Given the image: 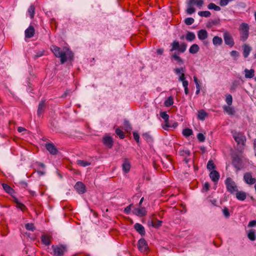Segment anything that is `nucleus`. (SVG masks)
Instances as JSON below:
<instances>
[{
	"label": "nucleus",
	"instance_id": "obj_1",
	"mask_svg": "<svg viewBox=\"0 0 256 256\" xmlns=\"http://www.w3.org/2000/svg\"><path fill=\"white\" fill-rule=\"evenodd\" d=\"M50 50L56 58H60L62 64L66 62L68 60H71L73 57V53L66 47L60 48L52 45L50 47Z\"/></svg>",
	"mask_w": 256,
	"mask_h": 256
},
{
	"label": "nucleus",
	"instance_id": "obj_2",
	"mask_svg": "<svg viewBox=\"0 0 256 256\" xmlns=\"http://www.w3.org/2000/svg\"><path fill=\"white\" fill-rule=\"evenodd\" d=\"M240 40L246 41L249 36V26L248 24L243 22L240 26Z\"/></svg>",
	"mask_w": 256,
	"mask_h": 256
},
{
	"label": "nucleus",
	"instance_id": "obj_3",
	"mask_svg": "<svg viewBox=\"0 0 256 256\" xmlns=\"http://www.w3.org/2000/svg\"><path fill=\"white\" fill-rule=\"evenodd\" d=\"M52 248L54 256H63L66 251V246L64 245H52Z\"/></svg>",
	"mask_w": 256,
	"mask_h": 256
},
{
	"label": "nucleus",
	"instance_id": "obj_4",
	"mask_svg": "<svg viewBox=\"0 0 256 256\" xmlns=\"http://www.w3.org/2000/svg\"><path fill=\"white\" fill-rule=\"evenodd\" d=\"M232 136L238 144H241L244 146L246 144V138L244 134L241 132H234Z\"/></svg>",
	"mask_w": 256,
	"mask_h": 256
},
{
	"label": "nucleus",
	"instance_id": "obj_5",
	"mask_svg": "<svg viewBox=\"0 0 256 256\" xmlns=\"http://www.w3.org/2000/svg\"><path fill=\"white\" fill-rule=\"evenodd\" d=\"M225 184L228 190L230 193H234L238 191L236 184L230 178H228L226 179Z\"/></svg>",
	"mask_w": 256,
	"mask_h": 256
},
{
	"label": "nucleus",
	"instance_id": "obj_6",
	"mask_svg": "<svg viewBox=\"0 0 256 256\" xmlns=\"http://www.w3.org/2000/svg\"><path fill=\"white\" fill-rule=\"evenodd\" d=\"M174 72L176 75L178 76L179 81L182 80L186 78L184 74L186 68L184 67L176 68H174Z\"/></svg>",
	"mask_w": 256,
	"mask_h": 256
},
{
	"label": "nucleus",
	"instance_id": "obj_7",
	"mask_svg": "<svg viewBox=\"0 0 256 256\" xmlns=\"http://www.w3.org/2000/svg\"><path fill=\"white\" fill-rule=\"evenodd\" d=\"M244 180L246 183L248 184H253L256 182V178H252V174L251 172H246L244 175Z\"/></svg>",
	"mask_w": 256,
	"mask_h": 256
},
{
	"label": "nucleus",
	"instance_id": "obj_8",
	"mask_svg": "<svg viewBox=\"0 0 256 256\" xmlns=\"http://www.w3.org/2000/svg\"><path fill=\"white\" fill-rule=\"evenodd\" d=\"M224 39L226 45L230 46H232L234 45V40L231 35L228 32H226L224 33Z\"/></svg>",
	"mask_w": 256,
	"mask_h": 256
},
{
	"label": "nucleus",
	"instance_id": "obj_9",
	"mask_svg": "<svg viewBox=\"0 0 256 256\" xmlns=\"http://www.w3.org/2000/svg\"><path fill=\"white\" fill-rule=\"evenodd\" d=\"M45 147L51 154L55 155L58 152V149L52 143L46 144Z\"/></svg>",
	"mask_w": 256,
	"mask_h": 256
},
{
	"label": "nucleus",
	"instance_id": "obj_10",
	"mask_svg": "<svg viewBox=\"0 0 256 256\" xmlns=\"http://www.w3.org/2000/svg\"><path fill=\"white\" fill-rule=\"evenodd\" d=\"M74 188L79 194H83L86 192V186L81 182H77Z\"/></svg>",
	"mask_w": 256,
	"mask_h": 256
},
{
	"label": "nucleus",
	"instance_id": "obj_11",
	"mask_svg": "<svg viewBox=\"0 0 256 256\" xmlns=\"http://www.w3.org/2000/svg\"><path fill=\"white\" fill-rule=\"evenodd\" d=\"M132 213L138 216H143L146 215V211L144 207H140L138 208H136L132 210Z\"/></svg>",
	"mask_w": 256,
	"mask_h": 256
},
{
	"label": "nucleus",
	"instance_id": "obj_12",
	"mask_svg": "<svg viewBox=\"0 0 256 256\" xmlns=\"http://www.w3.org/2000/svg\"><path fill=\"white\" fill-rule=\"evenodd\" d=\"M138 248L140 251L144 252L148 250V244L144 238H140L138 242Z\"/></svg>",
	"mask_w": 256,
	"mask_h": 256
},
{
	"label": "nucleus",
	"instance_id": "obj_13",
	"mask_svg": "<svg viewBox=\"0 0 256 256\" xmlns=\"http://www.w3.org/2000/svg\"><path fill=\"white\" fill-rule=\"evenodd\" d=\"M102 142L108 148H112L113 146V140L110 136H106L103 138Z\"/></svg>",
	"mask_w": 256,
	"mask_h": 256
},
{
	"label": "nucleus",
	"instance_id": "obj_14",
	"mask_svg": "<svg viewBox=\"0 0 256 256\" xmlns=\"http://www.w3.org/2000/svg\"><path fill=\"white\" fill-rule=\"evenodd\" d=\"M198 37L200 40H206L208 37V33L206 30H200L198 32Z\"/></svg>",
	"mask_w": 256,
	"mask_h": 256
},
{
	"label": "nucleus",
	"instance_id": "obj_15",
	"mask_svg": "<svg viewBox=\"0 0 256 256\" xmlns=\"http://www.w3.org/2000/svg\"><path fill=\"white\" fill-rule=\"evenodd\" d=\"M131 166L128 158H124L122 164V170L124 173H128L130 168Z\"/></svg>",
	"mask_w": 256,
	"mask_h": 256
},
{
	"label": "nucleus",
	"instance_id": "obj_16",
	"mask_svg": "<svg viewBox=\"0 0 256 256\" xmlns=\"http://www.w3.org/2000/svg\"><path fill=\"white\" fill-rule=\"evenodd\" d=\"M34 28L33 26H30L28 28L25 30V36L26 38H32L34 34Z\"/></svg>",
	"mask_w": 256,
	"mask_h": 256
},
{
	"label": "nucleus",
	"instance_id": "obj_17",
	"mask_svg": "<svg viewBox=\"0 0 256 256\" xmlns=\"http://www.w3.org/2000/svg\"><path fill=\"white\" fill-rule=\"evenodd\" d=\"M194 0H188L187 2L188 8L186 10V13L188 14H192L194 13L196 11V10L194 8L192 7V4H194Z\"/></svg>",
	"mask_w": 256,
	"mask_h": 256
},
{
	"label": "nucleus",
	"instance_id": "obj_18",
	"mask_svg": "<svg viewBox=\"0 0 256 256\" xmlns=\"http://www.w3.org/2000/svg\"><path fill=\"white\" fill-rule=\"evenodd\" d=\"M135 230L138 232L141 236H144L146 234L144 228L142 225L139 223H136L134 225Z\"/></svg>",
	"mask_w": 256,
	"mask_h": 256
},
{
	"label": "nucleus",
	"instance_id": "obj_19",
	"mask_svg": "<svg viewBox=\"0 0 256 256\" xmlns=\"http://www.w3.org/2000/svg\"><path fill=\"white\" fill-rule=\"evenodd\" d=\"M242 48L244 56L246 58L248 57L252 50V48L247 44H244L242 46Z\"/></svg>",
	"mask_w": 256,
	"mask_h": 256
},
{
	"label": "nucleus",
	"instance_id": "obj_20",
	"mask_svg": "<svg viewBox=\"0 0 256 256\" xmlns=\"http://www.w3.org/2000/svg\"><path fill=\"white\" fill-rule=\"evenodd\" d=\"M210 176L214 182H217L220 178V174L216 170H212L210 172Z\"/></svg>",
	"mask_w": 256,
	"mask_h": 256
},
{
	"label": "nucleus",
	"instance_id": "obj_21",
	"mask_svg": "<svg viewBox=\"0 0 256 256\" xmlns=\"http://www.w3.org/2000/svg\"><path fill=\"white\" fill-rule=\"evenodd\" d=\"M51 237L47 234H44L41 237V240L43 244L49 246L50 244Z\"/></svg>",
	"mask_w": 256,
	"mask_h": 256
},
{
	"label": "nucleus",
	"instance_id": "obj_22",
	"mask_svg": "<svg viewBox=\"0 0 256 256\" xmlns=\"http://www.w3.org/2000/svg\"><path fill=\"white\" fill-rule=\"evenodd\" d=\"M244 72L245 73V78H251L254 76V70L252 68L250 70L246 68Z\"/></svg>",
	"mask_w": 256,
	"mask_h": 256
},
{
	"label": "nucleus",
	"instance_id": "obj_23",
	"mask_svg": "<svg viewBox=\"0 0 256 256\" xmlns=\"http://www.w3.org/2000/svg\"><path fill=\"white\" fill-rule=\"evenodd\" d=\"M232 164L238 170H239L241 166L240 158L238 156L234 157L232 160Z\"/></svg>",
	"mask_w": 256,
	"mask_h": 256
},
{
	"label": "nucleus",
	"instance_id": "obj_24",
	"mask_svg": "<svg viewBox=\"0 0 256 256\" xmlns=\"http://www.w3.org/2000/svg\"><path fill=\"white\" fill-rule=\"evenodd\" d=\"M236 193V198L240 200H244L246 197V193L242 191H237Z\"/></svg>",
	"mask_w": 256,
	"mask_h": 256
},
{
	"label": "nucleus",
	"instance_id": "obj_25",
	"mask_svg": "<svg viewBox=\"0 0 256 256\" xmlns=\"http://www.w3.org/2000/svg\"><path fill=\"white\" fill-rule=\"evenodd\" d=\"M223 109L229 115H234L235 113L234 108L230 106H223Z\"/></svg>",
	"mask_w": 256,
	"mask_h": 256
},
{
	"label": "nucleus",
	"instance_id": "obj_26",
	"mask_svg": "<svg viewBox=\"0 0 256 256\" xmlns=\"http://www.w3.org/2000/svg\"><path fill=\"white\" fill-rule=\"evenodd\" d=\"M207 116L208 114L204 110H200L198 111V118L200 120H204Z\"/></svg>",
	"mask_w": 256,
	"mask_h": 256
},
{
	"label": "nucleus",
	"instance_id": "obj_27",
	"mask_svg": "<svg viewBox=\"0 0 256 256\" xmlns=\"http://www.w3.org/2000/svg\"><path fill=\"white\" fill-rule=\"evenodd\" d=\"M44 102H40L38 104L37 114L38 116H40L44 112Z\"/></svg>",
	"mask_w": 256,
	"mask_h": 256
},
{
	"label": "nucleus",
	"instance_id": "obj_28",
	"mask_svg": "<svg viewBox=\"0 0 256 256\" xmlns=\"http://www.w3.org/2000/svg\"><path fill=\"white\" fill-rule=\"evenodd\" d=\"M200 50V48L197 44H193L189 49V52L192 54L197 53Z\"/></svg>",
	"mask_w": 256,
	"mask_h": 256
},
{
	"label": "nucleus",
	"instance_id": "obj_29",
	"mask_svg": "<svg viewBox=\"0 0 256 256\" xmlns=\"http://www.w3.org/2000/svg\"><path fill=\"white\" fill-rule=\"evenodd\" d=\"M248 237L252 241H254L256 238V232L254 229H250L248 232Z\"/></svg>",
	"mask_w": 256,
	"mask_h": 256
},
{
	"label": "nucleus",
	"instance_id": "obj_30",
	"mask_svg": "<svg viewBox=\"0 0 256 256\" xmlns=\"http://www.w3.org/2000/svg\"><path fill=\"white\" fill-rule=\"evenodd\" d=\"M212 43L214 46H220L222 44V40L220 37L214 36L212 38Z\"/></svg>",
	"mask_w": 256,
	"mask_h": 256
},
{
	"label": "nucleus",
	"instance_id": "obj_31",
	"mask_svg": "<svg viewBox=\"0 0 256 256\" xmlns=\"http://www.w3.org/2000/svg\"><path fill=\"white\" fill-rule=\"evenodd\" d=\"M186 38L188 41L192 42L196 39V36L194 32H188L186 34Z\"/></svg>",
	"mask_w": 256,
	"mask_h": 256
},
{
	"label": "nucleus",
	"instance_id": "obj_32",
	"mask_svg": "<svg viewBox=\"0 0 256 256\" xmlns=\"http://www.w3.org/2000/svg\"><path fill=\"white\" fill-rule=\"evenodd\" d=\"M174 104V98L172 96H169L164 102V105L166 107H169Z\"/></svg>",
	"mask_w": 256,
	"mask_h": 256
},
{
	"label": "nucleus",
	"instance_id": "obj_33",
	"mask_svg": "<svg viewBox=\"0 0 256 256\" xmlns=\"http://www.w3.org/2000/svg\"><path fill=\"white\" fill-rule=\"evenodd\" d=\"M142 136L148 142H152L153 141L152 136L148 132L143 134Z\"/></svg>",
	"mask_w": 256,
	"mask_h": 256
},
{
	"label": "nucleus",
	"instance_id": "obj_34",
	"mask_svg": "<svg viewBox=\"0 0 256 256\" xmlns=\"http://www.w3.org/2000/svg\"><path fill=\"white\" fill-rule=\"evenodd\" d=\"M206 168L209 171L211 172L215 170L216 166L212 160H210L207 164Z\"/></svg>",
	"mask_w": 256,
	"mask_h": 256
},
{
	"label": "nucleus",
	"instance_id": "obj_35",
	"mask_svg": "<svg viewBox=\"0 0 256 256\" xmlns=\"http://www.w3.org/2000/svg\"><path fill=\"white\" fill-rule=\"evenodd\" d=\"M172 58L176 60L179 65L182 64L184 62V60L176 54H172Z\"/></svg>",
	"mask_w": 256,
	"mask_h": 256
},
{
	"label": "nucleus",
	"instance_id": "obj_36",
	"mask_svg": "<svg viewBox=\"0 0 256 256\" xmlns=\"http://www.w3.org/2000/svg\"><path fill=\"white\" fill-rule=\"evenodd\" d=\"M28 13L31 18L34 17L35 14V7L34 5H31L28 9Z\"/></svg>",
	"mask_w": 256,
	"mask_h": 256
},
{
	"label": "nucleus",
	"instance_id": "obj_37",
	"mask_svg": "<svg viewBox=\"0 0 256 256\" xmlns=\"http://www.w3.org/2000/svg\"><path fill=\"white\" fill-rule=\"evenodd\" d=\"M2 188L8 194H12L13 192V189L8 184H2Z\"/></svg>",
	"mask_w": 256,
	"mask_h": 256
},
{
	"label": "nucleus",
	"instance_id": "obj_38",
	"mask_svg": "<svg viewBox=\"0 0 256 256\" xmlns=\"http://www.w3.org/2000/svg\"><path fill=\"white\" fill-rule=\"evenodd\" d=\"M171 46H172V48L170 49V51H174L175 50H178L180 48V44L177 41H174L171 44Z\"/></svg>",
	"mask_w": 256,
	"mask_h": 256
},
{
	"label": "nucleus",
	"instance_id": "obj_39",
	"mask_svg": "<svg viewBox=\"0 0 256 256\" xmlns=\"http://www.w3.org/2000/svg\"><path fill=\"white\" fill-rule=\"evenodd\" d=\"M208 8L210 10H214L216 11H220V8L214 3H210L208 5Z\"/></svg>",
	"mask_w": 256,
	"mask_h": 256
},
{
	"label": "nucleus",
	"instance_id": "obj_40",
	"mask_svg": "<svg viewBox=\"0 0 256 256\" xmlns=\"http://www.w3.org/2000/svg\"><path fill=\"white\" fill-rule=\"evenodd\" d=\"M198 14L200 16L208 18L210 16L211 14L209 11L206 10L198 12Z\"/></svg>",
	"mask_w": 256,
	"mask_h": 256
},
{
	"label": "nucleus",
	"instance_id": "obj_41",
	"mask_svg": "<svg viewBox=\"0 0 256 256\" xmlns=\"http://www.w3.org/2000/svg\"><path fill=\"white\" fill-rule=\"evenodd\" d=\"M76 163L78 165L83 167H86L90 164V162L83 160H77Z\"/></svg>",
	"mask_w": 256,
	"mask_h": 256
},
{
	"label": "nucleus",
	"instance_id": "obj_42",
	"mask_svg": "<svg viewBox=\"0 0 256 256\" xmlns=\"http://www.w3.org/2000/svg\"><path fill=\"white\" fill-rule=\"evenodd\" d=\"M219 22V20L216 19L212 20H210L207 24V26L211 28L214 26L217 25Z\"/></svg>",
	"mask_w": 256,
	"mask_h": 256
},
{
	"label": "nucleus",
	"instance_id": "obj_43",
	"mask_svg": "<svg viewBox=\"0 0 256 256\" xmlns=\"http://www.w3.org/2000/svg\"><path fill=\"white\" fill-rule=\"evenodd\" d=\"M182 134L185 136H189L192 134V130L188 128H184L182 131Z\"/></svg>",
	"mask_w": 256,
	"mask_h": 256
},
{
	"label": "nucleus",
	"instance_id": "obj_44",
	"mask_svg": "<svg viewBox=\"0 0 256 256\" xmlns=\"http://www.w3.org/2000/svg\"><path fill=\"white\" fill-rule=\"evenodd\" d=\"M160 117L164 120V122L169 121V116L167 114L166 112H160Z\"/></svg>",
	"mask_w": 256,
	"mask_h": 256
},
{
	"label": "nucleus",
	"instance_id": "obj_45",
	"mask_svg": "<svg viewBox=\"0 0 256 256\" xmlns=\"http://www.w3.org/2000/svg\"><path fill=\"white\" fill-rule=\"evenodd\" d=\"M240 82L238 80H234L232 82V86H230V90L232 91H234L236 89V88L239 86Z\"/></svg>",
	"mask_w": 256,
	"mask_h": 256
},
{
	"label": "nucleus",
	"instance_id": "obj_46",
	"mask_svg": "<svg viewBox=\"0 0 256 256\" xmlns=\"http://www.w3.org/2000/svg\"><path fill=\"white\" fill-rule=\"evenodd\" d=\"M116 135L118 136L121 139H123L125 137V135L124 132L120 128H118L116 130Z\"/></svg>",
	"mask_w": 256,
	"mask_h": 256
},
{
	"label": "nucleus",
	"instance_id": "obj_47",
	"mask_svg": "<svg viewBox=\"0 0 256 256\" xmlns=\"http://www.w3.org/2000/svg\"><path fill=\"white\" fill-rule=\"evenodd\" d=\"M124 126L125 128V130L126 132H130L132 130L131 126L128 120H124Z\"/></svg>",
	"mask_w": 256,
	"mask_h": 256
},
{
	"label": "nucleus",
	"instance_id": "obj_48",
	"mask_svg": "<svg viewBox=\"0 0 256 256\" xmlns=\"http://www.w3.org/2000/svg\"><path fill=\"white\" fill-rule=\"evenodd\" d=\"M187 48V44L185 43H182L180 46L178 51L182 53L184 52Z\"/></svg>",
	"mask_w": 256,
	"mask_h": 256
},
{
	"label": "nucleus",
	"instance_id": "obj_49",
	"mask_svg": "<svg viewBox=\"0 0 256 256\" xmlns=\"http://www.w3.org/2000/svg\"><path fill=\"white\" fill-rule=\"evenodd\" d=\"M226 102L228 106H231L232 103V98L230 94H228L226 96Z\"/></svg>",
	"mask_w": 256,
	"mask_h": 256
},
{
	"label": "nucleus",
	"instance_id": "obj_50",
	"mask_svg": "<svg viewBox=\"0 0 256 256\" xmlns=\"http://www.w3.org/2000/svg\"><path fill=\"white\" fill-rule=\"evenodd\" d=\"M25 227L27 230H30L32 232H33L35 229L34 226L32 223L26 224L25 226Z\"/></svg>",
	"mask_w": 256,
	"mask_h": 256
},
{
	"label": "nucleus",
	"instance_id": "obj_51",
	"mask_svg": "<svg viewBox=\"0 0 256 256\" xmlns=\"http://www.w3.org/2000/svg\"><path fill=\"white\" fill-rule=\"evenodd\" d=\"M194 22V20L192 18H187L184 20V22L187 25H191Z\"/></svg>",
	"mask_w": 256,
	"mask_h": 256
},
{
	"label": "nucleus",
	"instance_id": "obj_52",
	"mask_svg": "<svg viewBox=\"0 0 256 256\" xmlns=\"http://www.w3.org/2000/svg\"><path fill=\"white\" fill-rule=\"evenodd\" d=\"M194 4H196V6L200 8L204 4L203 0H194Z\"/></svg>",
	"mask_w": 256,
	"mask_h": 256
},
{
	"label": "nucleus",
	"instance_id": "obj_53",
	"mask_svg": "<svg viewBox=\"0 0 256 256\" xmlns=\"http://www.w3.org/2000/svg\"><path fill=\"white\" fill-rule=\"evenodd\" d=\"M133 204H130L129 206H126L124 212L126 214H128L130 213L131 212V209H132V206Z\"/></svg>",
	"mask_w": 256,
	"mask_h": 256
},
{
	"label": "nucleus",
	"instance_id": "obj_54",
	"mask_svg": "<svg viewBox=\"0 0 256 256\" xmlns=\"http://www.w3.org/2000/svg\"><path fill=\"white\" fill-rule=\"evenodd\" d=\"M197 138L200 142H203L205 140V136L202 133H198L197 135Z\"/></svg>",
	"mask_w": 256,
	"mask_h": 256
},
{
	"label": "nucleus",
	"instance_id": "obj_55",
	"mask_svg": "<svg viewBox=\"0 0 256 256\" xmlns=\"http://www.w3.org/2000/svg\"><path fill=\"white\" fill-rule=\"evenodd\" d=\"M133 136H134V139L136 140V141L137 142H139L140 136L137 132L134 131L133 132Z\"/></svg>",
	"mask_w": 256,
	"mask_h": 256
},
{
	"label": "nucleus",
	"instance_id": "obj_56",
	"mask_svg": "<svg viewBox=\"0 0 256 256\" xmlns=\"http://www.w3.org/2000/svg\"><path fill=\"white\" fill-rule=\"evenodd\" d=\"M222 212L226 218H228L230 216V212L226 208H224L222 210Z\"/></svg>",
	"mask_w": 256,
	"mask_h": 256
},
{
	"label": "nucleus",
	"instance_id": "obj_57",
	"mask_svg": "<svg viewBox=\"0 0 256 256\" xmlns=\"http://www.w3.org/2000/svg\"><path fill=\"white\" fill-rule=\"evenodd\" d=\"M230 54L234 58H238L239 56V53L236 50H232Z\"/></svg>",
	"mask_w": 256,
	"mask_h": 256
},
{
	"label": "nucleus",
	"instance_id": "obj_58",
	"mask_svg": "<svg viewBox=\"0 0 256 256\" xmlns=\"http://www.w3.org/2000/svg\"><path fill=\"white\" fill-rule=\"evenodd\" d=\"M180 81L182 82V86L184 88H188V82L187 80H186V78Z\"/></svg>",
	"mask_w": 256,
	"mask_h": 256
},
{
	"label": "nucleus",
	"instance_id": "obj_59",
	"mask_svg": "<svg viewBox=\"0 0 256 256\" xmlns=\"http://www.w3.org/2000/svg\"><path fill=\"white\" fill-rule=\"evenodd\" d=\"M230 2L229 0H220V5L221 6H226L228 3Z\"/></svg>",
	"mask_w": 256,
	"mask_h": 256
},
{
	"label": "nucleus",
	"instance_id": "obj_60",
	"mask_svg": "<svg viewBox=\"0 0 256 256\" xmlns=\"http://www.w3.org/2000/svg\"><path fill=\"white\" fill-rule=\"evenodd\" d=\"M256 226V220H252L249 222L248 224V227H254Z\"/></svg>",
	"mask_w": 256,
	"mask_h": 256
},
{
	"label": "nucleus",
	"instance_id": "obj_61",
	"mask_svg": "<svg viewBox=\"0 0 256 256\" xmlns=\"http://www.w3.org/2000/svg\"><path fill=\"white\" fill-rule=\"evenodd\" d=\"M209 188H210V184H208V182H205L203 186V188H202L203 190L208 191L209 190Z\"/></svg>",
	"mask_w": 256,
	"mask_h": 256
},
{
	"label": "nucleus",
	"instance_id": "obj_62",
	"mask_svg": "<svg viewBox=\"0 0 256 256\" xmlns=\"http://www.w3.org/2000/svg\"><path fill=\"white\" fill-rule=\"evenodd\" d=\"M194 80L196 84V88L200 87L198 80V78L195 76H194Z\"/></svg>",
	"mask_w": 256,
	"mask_h": 256
},
{
	"label": "nucleus",
	"instance_id": "obj_63",
	"mask_svg": "<svg viewBox=\"0 0 256 256\" xmlns=\"http://www.w3.org/2000/svg\"><path fill=\"white\" fill-rule=\"evenodd\" d=\"M170 127V125L169 124V121H167L166 122H164V124L162 125V128L164 130H168V128Z\"/></svg>",
	"mask_w": 256,
	"mask_h": 256
},
{
	"label": "nucleus",
	"instance_id": "obj_64",
	"mask_svg": "<svg viewBox=\"0 0 256 256\" xmlns=\"http://www.w3.org/2000/svg\"><path fill=\"white\" fill-rule=\"evenodd\" d=\"M148 225L149 226H152L154 228H157V226L156 225V223L152 221H149L148 222Z\"/></svg>",
	"mask_w": 256,
	"mask_h": 256
}]
</instances>
